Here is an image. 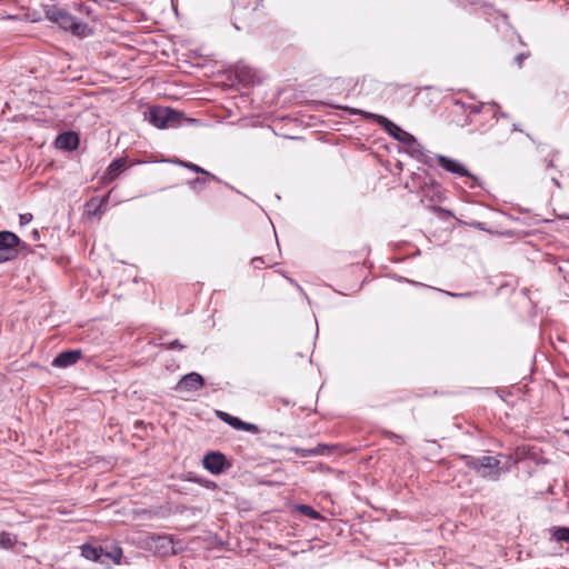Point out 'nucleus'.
<instances>
[{
  "instance_id": "nucleus-29",
  "label": "nucleus",
  "mask_w": 569,
  "mask_h": 569,
  "mask_svg": "<svg viewBox=\"0 0 569 569\" xmlns=\"http://www.w3.org/2000/svg\"><path fill=\"white\" fill-rule=\"evenodd\" d=\"M203 486L206 488H212V487H214V483L212 481H207V482L203 483Z\"/></svg>"
},
{
  "instance_id": "nucleus-27",
  "label": "nucleus",
  "mask_w": 569,
  "mask_h": 569,
  "mask_svg": "<svg viewBox=\"0 0 569 569\" xmlns=\"http://www.w3.org/2000/svg\"><path fill=\"white\" fill-rule=\"evenodd\" d=\"M446 295L448 296H451V297H467V296H470V293H453V292H448V291H443Z\"/></svg>"
},
{
  "instance_id": "nucleus-18",
  "label": "nucleus",
  "mask_w": 569,
  "mask_h": 569,
  "mask_svg": "<svg viewBox=\"0 0 569 569\" xmlns=\"http://www.w3.org/2000/svg\"><path fill=\"white\" fill-rule=\"evenodd\" d=\"M326 449V446L323 445H319L315 448H310V449H305V448H296L295 451L300 456V457H312V456H320V455H323V451Z\"/></svg>"
},
{
  "instance_id": "nucleus-15",
  "label": "nucleus",
  "mask_w": 569,
  "mask_h": 569,
  "mask_svg": "<svg viewBox=\"0 0 569 569\" xmlns=\"http://www.w3.org/2000/svg\"><path fill=\"white\" fill-rule=\"evenodd\" d=\"M109 194L100 199L92 198L86 203L88 212L92 216H102L108 204Z\"/></svg>"
},
{
  "instance_id": "nucleus-2",
  "label": "nucleus",
  "mask_w": 569,
  "mask_h": 569,
  "mask_svg": "<svg viewBox=\"0 0 569 569\" xmlns=\"http://www.w3.org/2000/svg\"><path fill=\"white\" fill-rule=\"evenodd\" d=\"M47 18L76 36L87 37L92 32L87 23L78 21L71 13L57 7L48 10Z\"/></svg>"
},
{
  "instance_id": "nucleus-26",
  "label": "nucleus",
  "mask_w": 569,
  "mask_h": 569,
  "mask_svg": "<svg viewBox=\"0 0 569 569\" xmlns=\"http://www.w3.org/2000/svg\"><path fill=\"white\" fill-rule=\"evenodd\" d=\"M529 57V53H519L517 57H516V62L519 67L522 66L523 61Z\"/></svg>"
},
{
  "instance_id": "nucleus-3",
  "label": "nucleus",
  "mask_w": 569,
  "mask_h": 569,
  "mask_svg": "<svg viewBox=\"0 0 569 569\" xmlns=\"http://www.w3.org/2000/svg\"><path fill=\"white\" fill-rule=\"evenodd\" d=\"M81 556L88 560L104 563L106 559H110L113 563L120 565L122 558V549L119 546L112 548L111 551H104L100 546L84 543L80 547Z\"/></svg>"
},
{
  "instance_id": "nucleus-21",
  "label": "nucleus",
  "mask_w": 569,
  "mask_h": 569,
  "mask_svg": "<svg viewBox=\"0 0 569 569\" xmlns=\"http://www.w3.org/2000/svg\"><path fill=\"white\" fill-rule=\"evenodd\" d=\"M297 510H299L303 516L309 517L310 519L318 520L321 518V515L316 509L308 505H299L297 507Z\"/></svg>"
},
{
  "instance_id": "nucleus-12",
  "label": "nucleus",
  "mask_w": 569,
  "mask_h": 569,
  "mask_svg": "<svg viewBox=\"0 0 569 569\" xmlns=\"http://www.w3.org/2000/svg\"><path fill=\"white\" fill-rule=\"evenodd\" d=\"M261 0H233V14H234V27L240 30L241 27L238 24V21H243L247 17H242V11L247 10L249 7L251 11L258 9Z\"/></svg>"
},
{
  "instance_id": "nucleus-25",
  "label": "nucleus",
  "mask_w": 569,
  "mask_h": 569,
  "mask_svg": "<svg viewBox=\"0 0 569 569\" xmlns=\"http://www.w3.org/2000/svg\"><path fill=\"white\" fill-rule=\"evenodd\" d=\"M31 220H32V214L31 213H21L19 216V221H20L21 226L28 224Z\"/></svg>"
},
{
  "instance_id": "nucleus-8",
  "label": "nucleus",
  "mask_w": 569,
  "mask_h": 569,
  "mask_svg": "<svg viewBox=\"0 0 569 569\" xmlns=\"http://www.w3.org/2000/svg\"><path fill=\"white\" fill-rule=\"evenodd\" d=\"M436 159L439 166L443 168L446 171L459 177L473 178L471 173L468 171V169L465 167V164L461 163L460 161L441 154H437Z\"/></svg>"
},
{
  "instance_id": "nucleus-22",
  "label": "nucleus",
  "mask_w": 569,
  "mask_h": 569,
  "mask_svg": "<svg viewBox=\"0 0 569 569\" xmlns=\"http://www.w3.org/2000/svg\"><path fill=\"white\" fill-rule=\"evenodd\" d=\"M209 180H211V179H210V178H208V177H206V176H204V177H202V178L197 177V178H194V179L189 180V181H188V184H189V187H190L193 191H197V192H198V191H200V190L202 189V187H203V186H206V184H207V182H208Z\"/></svg>"
},
{
  "instance_id": "nucleus-1",
  "label": "nucleus",
  "mask_w": 569,
  "mask_h": 569,
  "mask_svg": "<svg viewBox=\"0 0 569 569\" xmlns=\"http://www.w3.org/2000/svg\"><path fill=\"white\" fill-rule=\"evenodd\" d=\"M461 459L469 469L482 479L497 481L500 479L502 473L508 471V469L501 466V461L498 456L473 457L465 455Z\"/></svg>"
},
{
  "instance_id": "nucleus-23",
  "label": "nucleus",
  "mask_w": 569,
  "mask_h": 569,
  "mask_svg": "<svg viewBox=\"0 0 569 569\" xmlns=\"http://www.w3.org/2000/svg\"><path fill=\"white\" fill-rule=\"evenodd\" d=\"M272 263L271 260L266 259L263 257H256L252 259V264L254 268H260L261 264L270 266Z\"/></svg>"
},
{
  "instance_id": "nucleus-28",
  "label": "nucleus",
  "mask_w": 569,
  "mask_h": 569,
  "mask_svg": "<svg viewBox=\"0 0 569 569\" xmlns=\"http://www.w3.org/2000/svg\"><path fill=\"white\" fill-rule=\"evenodd\" d=\"M157 540H158V541H161V542H167V545H169V543H170V540H168V539H167V537L158 536V537H157Z\"/></svg>"
},
{
  "instance_id": "nucleus-19",
  "label": "nucleus",
  "mask_w": 569,
  "mask_h": 569,
  "mask_svg": "<svg viewBox=\"0 0 569 569\" xmlns=\"http://www.w3.org/2000/svg\"><path fill=\"white\" fill-rule=\"evenodd\" d=\"M16 542H17L16 537H12L9 532H6V531L0 532V548L11 549L14 547Z\"/></svg>"
},
{
  "instance_id": "nucleus-24",
  "label": "nucleus",
  "mask_w": 569,
  "mask_h": 569,
  "mask_svg": "<svg viewBox=\"0 0 569 569\" xmlns=\"http://www.w3.org/2000/svg\"><path fill=\"white\" fill-rule=\"evenodd\" d=\"M184 348H186V346H184V345H182V343H181L179 340H177V339H176V340H173V341H171V342H170V343H168V346H167V349H170V350H172V349L182 350V349H184Z\"/></svg>"
},
{
  "instance_id": "nucleus-20",
  "label": "nucleus",
  "mask_w": 569,
  "mask_h": 569,
  "mask_svg": "<svg viewBox=\"0 0 569 569\" xmlns=\"http://www.w3.org/2000/svg\"><path fill=\"white\" fill-rule=\"evenodd\" d=\"M552 538L557 541H567L569 542V528L567 527H556L552 529Z\"/></svg>"
},
{
  "instance_id": "nucleus-11",
  "label": "nucleus",
  "mask_w": 569,
  "mask_h": 569,
  "mask_svg": "<svg viewBox=\"0 0 569 569\" xmlns=\"http://www.w3.org/2000/svg\"><path fill=\"white\" fill-rule=\"evenodd\" d=\"M218 416L222 421H224L226 423H228L229 426H231L232 428H234L237 430H243V431L251 432V433L259 432L258 426L250 423V422H244L241 419H239L238 417L231 416L223 411H219Z\"/></svg>"
},
{
  "instance_id": "nucleus-10",
  "label": "nucleus",
  "mask_w": 569,
  "mask_h": 569,
  "mask_svg": "<svg viewBox=\"0 0 569 569\" xmlns=\"http://www.w3.org/2000/svg\"><path fill=\"white\" fill-rule=\"evenodd\" d=\"M82 358V351L79 349L67 350L60 352L53 360L52 366L54 368H68L76 365Z\"/></svg>"
},
{
  "instance_id": "nucleus-9",
  "label": "nucleus",
  "mask_w": 569,
  "mask_h": 569,
  "mask_svg": "<svg viewBox=\"0 0 569 569\" xmlns=\"http://www.w3.org/2000/svg\"><path fill=\"white\" fill-rule=\"evenodd\" d=\"M407 188H410L411 191L420 190L423 193H427L428 188H439V184L435 181V179L429 176L427 172L415 173L411 177L410 182H407Z\"/></svg>"
},
{
  "instance_id": "nucleus-17",
  "label": "nucleus",
  "mask_w": 569,
  "mask_h": 569,
  "mask_svg": "<svg viewBox=\"0 0 569 569\" xmlns=\"http://www.w3.org/2000/svg\"><path fill=\"white\" fill-rule=\"evenodd\" d=\"M176 163H178L179 166L184 167L193 172L201 173V174L210 178L212 181L220 182V179L217 176L210 173L209 171H207L206 169L201 168L200 166H198L196 163L182 161V160H178V161H176Z\"/></svg>"
},
{
  "instance_id": "nucleus-5",
  "label": "nucleus",
  "mask_w": 569,
  "mask_h": 569,
  "mask_svg": "<svg viewBox=\"0 0 569 569\" xmlns=\"http://www.w3.org/2000/svg\"><path fill=\"white\" fill-rule=\"evenodd\" d=\"M378 122L386 129V131L392 136L396 140L403 144L412 148L415 153L420 152L421 146L417 142V139L409 132L402 130L399 126L390 121L383 116L378 117Z\"/></svg>"
},
{
  "instance_id": "nucleus-4",
  "label": "nucleus",
  "mask_w": 569,
  "mask_h": 569,
  "mask_svg": "<svg viewBox=\"0 0 569 569\" xmlns=\"http://www.w3.org/2000/svg\"><path fill=\"white\" fill-rule=\"evenodd\" d=\"M180 118L181 113L170 108L154 107L149 111V121L159 129L178 126Z\"/></svg>"
},
{
  "instance_id": "nucleus-14",
  "label": "nucleus",
  "mask_w": 569,
  "mask_h": 569,
  "mask_svg": "<svg viewBox=\"0 0 569 569\" xmlns=\"http://www.w3.org/2000/svg\"><path fill=\"white\" fill-rule=\"evenodd\" d=\"M56 146L66 151L76 150L79 146V137L73 131L60 133L56 139Z\"/></svg>"
},
{
  "instance_id": "nucleus-6",
  "label": "nucleus",
  "mask_w": 569,
  "mask_h": 569,
  "mask_svg": "<svg viewBox=\"0 0 569 569\" xmlns=\"http://www.w3.org/2000/svg\"><path fill=\"white\" fill-rule=\"evenodd\" d=\"M20 238L8 230L0 231V263L6 262L17 254Z\"/></svg>"
},
{
  "instance_id": "nucleus-13",
  "label": "nucleus",
  "mask_w": 569,
  "mask_h": 569,
  "mask_svg": "<svg viewBox=\"0 0 569 569\" xmlns=\"http://www.w3.org/2000/svg\"><path fill=\"white\" fill-rule=\"evenodd\" d=\"M204 385V380L198 372H190L184 375L178 382L177 389L179 390H199Z\"/></svg>"
},
{
  "instance_id": "nucleus-16",
  "label": "nucleus",
  "mask_w": 569,
  "mask_h": 569,
  "mask_svg": "<svg viewBox=\"0 0 569 569\" xmlns=\"http://www.w3.org/2000/svg\"><path fill=\"white\" fill-rule=\"evenodd\" d=\"M126 161L123 159L113 160L107 168L102 176L104 183L111 182L124 168Z\"/></svg>"
},
{
  "instance_id": "nucleus-7",
  "label": "nucleus",
  "mask_w": 569,
  "mask_h": 569,
  "mask_svg": "<svg viewBox=\"0 0 569 569\" xmlns=\"http://www.w3.org/2000/svg\"><path fill=\"white\" fill-rule=\"evenodd\" d=\"M203 467L211 473H221L226 467H229L226 456L218 451H211L203 457Z\"/></svg>"
}]
</instances>
